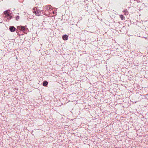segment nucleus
<instances>
[{
	"label": "nucleus",
	"instance_id": "10",
	"mask_svg": "<svg viewBox=\"0 0 148 148\" xmlns=\"http://www.w3.org/2000/svg\"><path fill=\"white\" fill-rule=\"evenodd\" d=\"M11 16H10V17H9V16H8V17H6L8 19H10L11 18Z\"/></svg>",
	"mask_w": 148,
	"mask_h": 148
},
{
	"label": "nucleus",
	"instance_id": "13",
	"mask_svg": "<svg viewBox=\"0 0 148 148\" xmlns=\"http://www.w3.org/2000/svg\"><path fill=\"white\" fill-rule=\"evenodd\" d=\"M19 27H19V26H18V27H17V28H19Z\"/></svg>",
	"mask_w": 148,
	"mask_h": 148
},
{
	"label": "nucleus",
	"instance_id": "4",
	"mask_svg": "<svg viewBox=\"0 0 148 148\" xmlns=\"http://www.w3.org/2000/svg\"><path fill=\"white\" fill-rule=\"evenodd\" d=\"M41 14V12L37 10L36 11V13L35 14L36 16H39Z\"/></svg>",
	"mask_w": 148,
	"mask_h": 148
},
{
	"label": "nucleus",
	"instance_id": "3",
	"mask_svg": "<svg viewBox=\"0 0 148 148\" xmlns=\"http://www.w3.org/2000/svg\"><path fill=\"white\" fill-rule=\"evenodd\" d=\"M62 38L64 40H66L68 39V36L66 35H65L62 36Z\"/></svg>",
	"mask_w": 148,
	"mask_h": 148
},
{
	"label": "nucleus",
	"instance_id": "6",
	"mask_svg": "<svg viewBox=\"0 0 148 148\" xmlns=\"http://www.w3.org/2000/svg\"><path fill=\"white\" fill-rule=\"evenodd\" d=\"M124 12L125 14V15H128V12L127 11V10L126 9H125L124 11Z\"/></svg>",
	"mask_w": 148,
	"mask_h": 148
},
{
	"label": "nucleus",
	"instance_id": "9",
	"mask_svg": "<svg viewBox=\"0 0 148 148\" xmlns=\"http://www.w3.org/2000/svg\"><path fill=\"white\" fill-rule=\"evenodd\" d=\"M19 18V16H17L16 17V20H18Z\"/></svg>",
	"mask_w": 148,
	"mask_h": 148
},
{
	"label": "nucleus",
	"instance_id": "2",
	"mask_svg": "<svg viewBox=\"0 0 148 148\" xmlns=\"http://www.w3.org/2000/svg\"><path fill=\"white\" fill-rule=\"evenodd\" d=\"M9 29L11 32H14L15 31V28L13 26H10V27Z\"/></svg>",
	"mask_w": 148,
	"mask_h": 148
},
{
	"label": "nucleus",
	"instance_id": "5",
	"mask_svg": "<svg viewBox=\"0 0 148 148\" xmlns=\"http://www.w3.org/2000/svg\"><path fill=\"white\" fill-rule=\"evenodd\" d=\"M48 84V82L45 81L43 82V85L44 86H46Z\"/></svg>",
	"mask_w": 148,
	"mask_h": 148
},
{
	"label": "nucleus",
	"instance_id": "12",
	"mask_svg": "<svg viewBox=\"0 0 148 148\" xmlns=\"http://www.w3.org/2000/svg\"><path fill=\"white\" fill-rule=\"evenodd\" d=\"M35 8H33V10H35Z\"/></svg>",
	"mask_w": 148,
	"mask_h": 148
},
{
	"label": "nucleus",
	"instance_id": "8",
	"mask_svg": "<svg viewBox=\"0 0 148 148\" xmlns=\"http://www.w3.org/2000/svg\"><path fill=\"white\" fill-rule=\"evenodd\" d=\"M120 17L122 20H123V19L124 18V16H123V15H120Z\"/></svg>",
	"mask_w": 148,
	"mask_h": 148
},
{
	"label": "nucleus",
	"instance_id": "7",
	"mask_svg": "<svg viewBox=\"0 0 148 148\" xmlns=\"http://www.w3.org/2000/svg\"><path fill=\"white\" fill-rule=\"evenodd\" d=\"M21 29H23V30H24L25 29V27L24 26H21Z\"/></svg>",
	"mask_w": 148,
	"mask_h": 148
},
{
	"label": "nucleus",
	"instance_id": "11",
	"mask_svg": "<svg viewBox=\"0 0 148 148\" xmlns=\"http://www.w3.org/2000/svg\"><path fill=\"white\" fill-rule=\"evenodd\" d=\"M36 11H35V10H34V11H33V12L34 13H35V14H36Z\"/></svg>",
	"mask_w": 148,
	"mask_h": 148
},
{
	"label": "nucleus",
	"instance_id": "1",
	"mask_svg": "<svg viewBox=\"0 0 148 148\" xmlns=\"http://www.w3.org/2000/svg\"><path fill=\"white\" fill-rule=\"evenodd\" d=\"M4 14L5 15V17H8V16H9V17H10V15L9 14L8 10H7L5 11L4 12Z\"/></svg>",
	"mask_w": 148,
	"mask_h": 148
}]
</instances>
